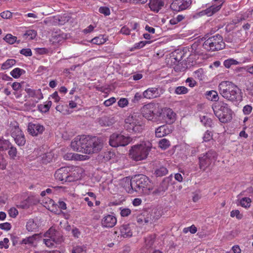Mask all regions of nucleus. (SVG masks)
<instances>
[{"label": "nucleus", "mask_w": 253, "mask_h": 253, "mask_svg": "<svg viewBox=\"0 0 253 253\" xmlns=\"http://www.w3.org/2000/svg\"><path fill=\"white\" fill-rule=\"evenodd\" d=\"M253 110V107L250 105H245L243 109V112L246 115H249Z\"/></svg>", "instance_id": "nucleus-58"}, {"label": "nucleus", "mask_w": 253, "mask_h": 253, "mask_svg": "<svg viewBox=\"0 0 253 253\" xmlns=\"http://www.w3.org/2000/svg\"><path fill=\"white\" fill-rule=\"evenodd\" d=\"M217 158V154L213 150L201 154L199 157V168L203 171L210 169L214 165Z\"/></svg>", "instance_id": "nucleus-5"}, {"label": "nucleus", "mask_w": 253, "mask_h": 253, "mask_svg": "<svg viewBox=\"0 0 253 253\" xmlns=\"http://www.w3.org/2000/svg\"><path fill=\"white\" fill-rule=\"evenodd\" d=\"M230 216L232 217L235 216L238 219H240L242 218L243 215L240 213L239 210H233L230 212Z\"/></svg>", "instance_id": "nucleus-55"}, {"label": "nucleus", "mask_w": 253, "mask_h": 253, "mask_svg": "<svg viewBox=\"0 0 253 253\" xmlns=\"http://www.w3.org/2000/svg\"><path fill=\"white\" fill-rule=\"evenodd\" d=\"M16 63V60L13 59H7L4 63L1 65V69L3 70L7 69Z\"/></svg>", "instance_id": "nucleus-40"}, {"label": "nucleus", "mask_w": 253, "mask_h": 253, "mask_svg": "<svg viewBox=\"0 0 253 253\" xmlns=\"http://www.w3.org/2000/svg\"><path fill=\"white\" fill-rule=\"evenodd\" d=\"M172 130L173 127L171 126L162 125L156 129L155 135L157 137H162L170 133Z\"/></svg>", "instance_id": "nucleus-21"}, {"label": "nucleus", "mask_w": 253, "mask_h": 253, "mask_svg": "<svg viewBox=\"0 0 253 253\" xmlns=\"http://www.w3.org/2000/svg\"><path fill=\"white\" fill-rule=\"evenodd\" d=\"M87 138L84 136L75 137L71 143V146L74 151L86 154Z\"/></svg>", "instance_id": "nucleus-10"}, {"label": "nucleus", "mask_w": 253, "mask_h": 253, "mask_svg": "<svg viewBox=\"0 0 253 253\" xmlns=\"http://www.w3.org/2000/svg\"><path fill=\"white\" fill-rule=\"evenodd\" d=\"M212 136L211 131L207 130L204 135L203 140L205 142H208L212 139Z\"/></svg>", "instance_id": "nucleus-57"}, {"label": "nucleus", "mask_w": 253, "mask_h": 253, "mask_svg": "<svg viewBox=\"0 0 253 253\" xmlns=\"http://www.w3.org/2000/svg\"><path fill=\"white\" fill-rule=\"evenodd\" d=\"M86 251V248L84 246H76L73 248L72 253H83Z\"/></svg>", "instance_id": "nucleus-41"}, {"label": "nucleus", "mask_w": 253, "mask_h": 253, "mask_svg": "<svg viewBox=\"0 0 253 253\" xmlns=\"http://www.w3.org/2000/svg\"><path fill=\"white\" fill-rule=\"evenodd\" d=\"M162 0H150L149 6L151 10L158 12L164 6Z\"/></svg>", "instance_id": "nucleus-24"}, {"label": "nucleus", "mask_w": 253, "mask_h": 253, "mask_svg": "<svg viewBox=\"0 0 253 253\" xmlns=\"http://www.w3.org/2000/svg\"><path fill=\"white\" fill-rule=\"evenodd\" d=\"M20 53L26 56H31L32 55V51L30 48H23L20 50Z\"/></svg>", "instance_id": "nucleus-59"}, {"label": "nucleus", "mask_w": 253, "mask_h": 253, "mask_svg": "<svg viewBox=\"0 0 253 253\" xmlns=\"http://www.w3.org/2000/svg\"><path fill=\"white\" fill-rule=\"evenodd\" d=\"M44 236L45 237H51L55 244H60L64 241L62 234L52 228H49Z\"/></svg>", "instance_id": "nucleus-15"}, {"label": "nucleus", "mask_w": 253, "mask_h": 253, "mask_svg": "<svg viewBox=\"0 0 253 253\" xmlns=\"http://www.w3.org/2000/svg\"><path fill=\"white\" fill-rule=\"evenodd\" d=\"M117 218L113 214H107L101 219V225L104 228H112L117 223Z\"/></svg>", "instance_id": "nucleus-19"}, {"label": "nucleus", "mask_w": 253, "mask_h": 253, "mask_svg": "<svg viewBox=\"0 0 253 253\" xmlns=\"http://www.w3.org/2000/svg\"><path fill=\"white\" fill-rule=\"evenodd\" d=\"M11 142L3 137L0 138V151H5L7 150Z\"/></svg>", "instance_id": "nucleus-35"}, {"label": "nucleus", "mask_w": 253, "mask_h": 253, "mask_svg": "<svg viewBox=\"0 0 253 253\" xmlns=\"http://www.w3.org/2000/svg\"><path fill=\"white\" fill-rule=\"evenodd\" d=\"M156 236L155 235H151L145 238V246L147 249H151L154 244Z\"/></svg>", "instance_id": "nucleus-31"}, {"label": "nucleus", "mask_w": 253, "mask_h": 253, "mask_svg": "<svg viewBox=\"0 0 253 253\" xmlns=\"http://www.w3.org/2000/svg\"><path fill=\"white\" fill-rule=\"evenodd\" d=\"M151 148L145 144L134 145L129 150V156L135 161H142L146 159Z\"/></svg>", "instance_id": "nucleus-7"}, {"label": "nucleus", "mask_w": 253, "mask_h": 253, "mask_svg": "<svg viewBox=\"0 0 253 253\" xmlns=\"http://www.w3.org/2000/svg\"><path fill=\"white\" fill-rule=\"evenodd\" d=\"M221 7V4H219L218 5H211L205 10H203L200 13H201L202 15H207L208 16H211L219 11Z\"/></svg>", "instance_id": "nucleus-26"}, {"label": "nucleus", "mask_w": 253, "mask_h": 253, "mask_svg": "<svg viewBox=\"0 0 253 253\" xmlns=\"http://www.w3.org/2000/svg\"><path fill=\"white\" fill-rule=\"evenodd\" d=\"M219 94L225 99L232 102L242 100L241 90L234 84L229 81H222L218 86Z\"/></svg>", "instance_id": "nucleus-1"}, {"label": "nucleus", "mask_w": 253, "mask_h": 253, "mask_svg": "<svg viewBox=\"0 0 253 253\" xmlns=\"http://www.w3.org/2000/svg\"><path fill=\"white\" fill-rule=\"evenodd\" d=\"M149 106V105H147L144 107L142 114L143 117H144L148 120H150L151 118L153 116L154 113L152 111L148 110Z\"/></svg>", "instance_id": "nucleus-39"}, {"label": "nucleus", "mask_w": 253, "mask_h": 253, "mask_svg": "<svg viewBox=\"0 0 253 253\" xmlns=\"http://www.w3.org/2000/svg\"><path fill=\"white\" fill-rule=\"evenodd\" d=\"M201 121L206 126L211 127L212 125V122L211 119L206 116L201 117Z\"/></svg>", "instance_id": "nucleus-44"}, {"label": "nucleus", "mask_w": 253, "mask_h": 253, "mask_svg": "<svg viewBox=\"0 0 253 253\" xmlns=\"http://www.w3.org/2000/svg\"><path fill=\"white\" fill-rule=\"evenodd\" d=\"M157 218H155L152 212L144 211L136 217L137 222L139 224L152 223L155 222Z\"/></svg>", "instance_id": "nucleus-12"}, {"label": "nucleus", "mask_w": 253, "mask_h": 253, "mask_svg": "<svg viewBox=\"0 0 253 253\" xmlns=\"http://www.w3.org/2000/svg\"><path fill=\"white\" fill-rule=\"evenodd\" d=\"M120 232L121 236L124 238L130 237L132 235V232L129 224L122 225L120 227Z\"/></svg>", "instance_id": "nucleus-27"}, {"label": "nucleus", "mask_w": 253, "mask_h": 253, "mask_svg": "<svg viewBox=\"0 0 253 253\" xmlns=\"http://www.w3.org/2000/svg\"><path fill=\"white\" fill-rule=\"evenodd\" d=\"M251 200L249 198L245 197L241 200L240 204L243 207L248 208L250 206Z\"/></svg>", "instance_id": "nucleus-48"}, {"label": "nucleus", "mask_w": 253, "mask_h": 253, "mask_svg": "<svg viewBox=\"0 0 253 253\" xmlns=\"http://www.w3.org/2000/svg\"><path fill=\"white\" fill-rule=\"evenodd\" d=\"M3 40L7 43L9 44H13L14 43L17 42L18 43H20V41L19 40L17 41V37L15 36H13L11 34H7L5 37L3 38Z\"/></svg>", "instance_id": "nucleus-36"}, {"label": "nucleus", "mask_w": 253, "mask_h": 253, "mask_svg": "<svg viewBox=\"0 0 253 253\" xmlns=\"http://www.w3.org/2000/svg\"><path fill=\"white\" fill-rule=\"evenodd\" d=\"M238 63L239 62L237 60L232 58L227 59L224 61V65L227 68H229L232 65H237Z\"/></svg>", "instance_id": "nucleus-45"}, {"label": "nucleus", "mask_w": 253, "mask_h": 253, "mask_svg": "<svg viewBox=\"0 0 253 253\" xmlns=\"http://www.w3.org/2000/svg\"><path fill=\"white\" fill-rule=\"evenodd\" d=\"M206 97L208 99L212 101H215V102L219 101V96L218 93L215 90L207 91L206 93Z\"/></svg>", "instance_id": "nucleus-32"}, {"label": "nucleus", "mask_w": 253, "mask_h": 253, "mask_svg": "<svg viewBox=\"0 0 253 253\" xmlns=\"http://www.w3.org/2000/svg\"><path fill=\"white\" fill-rule=\"evenodd\" d=\"M107 40V38L105 37L104 35H100L98 37H96L92 39L91 42L93 44L100 45L104 43Z\"/></svg>", "instance_id": "nucleus-33"}, {"label": "nucleus", "mask_w": 253, "mask_h": 253, "mask_svg": "<svg viewBox=\"0 0 253 253\" xmlns=\"http://www.w3.org/2000/svg\"><path fill=\"white\" fill-rule=\"evenodd\" d=\"M26 229L29 232L36 231L38 229V225L33 219H30L27 223Z\"/></svg>", "instance_id": "nucleus-34"}, {"label": "nucleus", "mask_w": 253, "mask_h": 253, "mask_svg": "<svg viewBox=\"0 0 253 253\" xmlns=\"http://www.w3.org/2000/svg\"><path fill=\"white\" fill-rule=\"evenodd\" d=\"M186 83L188 84V85L193 87L197 84L196 82L192 78H188L186 80Z\"/></svg>", "instance_id": "nucleus-62"}, {"label": "nucleus", "mask_w": 253, "mask_h": 253, "mask_svg": "<svg viewBox=\"0 0 253 253\" xmlns=\"http://www.w3.org/2000/svg\"><path fill=\"white\" fill-rule=\"evenodd\" d=\"M142 98H145L143 96V92L142 94L136 92L134 96L133 99H132V101L133 103H137L139 100H140Z\"/></svg>", "instance_id": "nucleus-53"}, {"label": "nucleus", "mask_w": 253, "mask_h": 253, "mask_svg": "<svg viewBox=\"0 0 253 253\" xmlns=\"http://www.w3.org/2000/svg\"><path fill=\"white\" fill-rule=\"evenodd\" d=\"M195 78L199 80H202L203 77V71L202 69H199L194 72Z\"/></svg>", "instance_id": "nucleus-54"}, {"label": "nucleus", "mask_w": 253, "mask_h": 253, "mask_svg": "<svg viewBox=\"0 0 253 253\" xmlns=\"http://www.w3.org/2000/svg\"><path fill=\"white\" fill-rule=\"evenodd\" d=\"M64 38L63 34H58L57 33L55 32L52 34L50 41L53 44L59 43L63 41Z\"/></svg>", "instance_id": "nucleus-29"}, {"label": "nucleus", "mask_w": 253, "mask_h": 253, "mask_svg": "<svg viewBox=\"0 0 253 253\" xmlns=\"http://www.w3.org/2000/svg\"><path fill=\"white\" fill-rule=\"evenodd\" d=\"M7 165V163L4 156L0 154V169L1 170L5 169Z\"/></svg>", "instance_id": "nucleus-50"}, {"label": "nucleus", "mask_w": 253, "mask_h": 253, "mask_svg": "<svg viewBox=\"0 0 253 253\" xmlns=\"http://www.w3.org/2000/svg\"><path fill=\"white\" fill-rule=\"evenodd\" d=\"M37 34V32L35 30H29L26 32L23 36L29 40H33L36 37Z\"/></svg>", "instance_id": "nucleus-42"}, {"label": "nucleus", "mask_w": 253, "mask_h": 253, "mask_svg": "<svg viewBox=\"0 0 253 253\" xmlns=\"http://www.w3.org/2000/svg\"><path fill=\"white\" fill-rule=\"evenodd\" d=\"M159 147L162 149H166L169 146L170 143L169 140L165 138H164L159 141Z\"/></svg>", "instance_id": "nucleus-46"}, {"label": "nucleus", "mask_w": 253, "mask_h": 253, "mask_svg": "<svg viewBox=\"0 0 253 253\" xmlns=\"http://www.w3.org/2000/svg\"><path fill=\"white\" fill-rule=\"evenodd\" d=\"M172 179V175L164 178L158 188L152 192L153 194L156 195H163L167 190L169 184L171 183Z\"/></svg>", "instance_id": "nucleus-13"}, {"label": "nucleus", "mask_w": 253, "mask_h": 253, "mask_svg": "<svg viewBox=\"0 0 253 253\" xmlns=\"http://www.w3.org/2000/svg\"><path fill=\"white\" fill-rule=\"evenodd\" d=\"M86 154H90L100 151L103 147L101 139L97 137H87Z\"/></svg>", "instance_id": "nucleus-9"}, {"label": "nucleus", "mask_w": 253, "mask_h": 253, "mask_svg": "<svg viewBox=\"0 0 253 253\" xmlns=\"http://www.w3.org/2000/svg\"><path fill=\"white\" fill-rule=\"evenodd\" d=\"M160 116L162 117L167 124H170L175 120V113L169 108H165L162 110Z\"/></svg>", "instance_id": "nucleus-17"}, {"label": "nucleus", "mask_w": 253, "mask_h": 253, "mask_svg": "<svg viewBox=\"0 0 253 253\" xmlns=\"http://www.w3.org/2000/svg\"><path fill=\"white\" fill-rule=\"evenodd\" d=\"M11 228V224L8 222H5L0 224V229L6 231L10 230Z\"/></svg>", "instance_id": "nucleus-61"}, {"label": "nucleus", "mask_w": 253, "mask_h": 253, "mask_svg": "<svg viewBox=\"0 0 253 253\" xmlns=\"http://www.w3.org/2000/svg\"><path fill=\"white\" fill-rule=\"evenodd\" d=\"M64 157L66 160H78L79 155L77 154L69 153L66 154Z\"/></svg>", "instance_id": "nucleus-49"}, {"label": "nucleus", "mask_w": 253, "mask_h": 253, "mask_svg": "<svg viewBox=\"0 0 253 253\" xmlns=\"http://www.w3.org/2000/svg\"><path fill=\"white\" fill-rule=\"evenodd\" d=\"M132 140L129 136H125L121 134L113 133L110 136L109 143L114 147L125 146L128 145Z\"/></svg>", "instance_id": "nucleus-8"}, {"label": "nucleus", "mask_w": 253, "mask_h": 253, "mask_svg": "<svg viewBox=\"0 0 253 253\" xmlns=\"http://www.w3.org/2000/svg\"><path fill=\"white\" fill-rule=\"evenodd\" d=\"M99 12L105 16L110 14V9L106 6H101L99 8Z\"/></svg>", "instance_id": "nucleus-52"}, {"label": "nucleus", "mask_w": 253, "mask_h": 253, "mask_svg": "<svg viewBox=\"0 0 253 253\" xmlns=\"http://www.w3.org/2000/svg\"><path fill=\"white\" fill-rule=\"evenodd\" d=\"M168 172L167 169L164 167H161L155 170V174L157 176H163L166 175Z\"/></svg>", "instance_id": "nucleus-43"}, {"label": "nucleus", "mask_w": 253, "mask_h": 253, "mask_svg": "<svg viewBox=\"0 0 253 253\" xmlns=\"http://www.w3.org/2000/svg\"><path fill=\"white\" fill-rule=\"evenodd\" d=\"M69 168L62 167L58 169L55 172L54 176L56 180L68 182Z\"/></svg>", "instance_id": "nucleus-18"}, {"label": "nucleus", "mask_w": 253, "mask_h": 253, "mask_svg": "<svg viewBox=\"0 0 253 253\" xmlns=\"http://www.w3.org/2000/svg\"><path fill=\"white\" fill-rule=\"evenodd\" d=\"M191 3V0H174L170 4V8L175 11H180L187 9Z\"/></svg>", "instance_id": "nucleus-14"}, {"label": "nucleus", "mask_w": 253, "mask_h": 253, "mask_svg": "<svg viewBox=\"0 0 253 253\" xmlns=\"http://www.w3.org/2000/svg\"><path fill=\"white\" fill-rule=\"evenodd\" d=\"M25 90L28 94L29 97H35L38 98L39 100L43 98V95L42 93L41 89L35 90L30 88H25Z\"/></svg>", "instance_id": "nucleus-28"}, {"label": "nucleus", "mask_w": 253, "mask_h": 253, "mask_svg": "<svg viewBox=\"0 0 253 253\" xmlns=\"http://www.w3.org/2000/svg\"><path fill=\"white\" fill-rule=\"evenodd\" d=\"M203 48L208 51H215L223 49L225 43L223 42L222 37L219 34L210 37L203 44Z\"/></svg>", "instance_id": "nucleus-6"}, {"label": "nucleus", "mask_w": 253, "mask_h": 253, "mask_svg": "<svg viewBox=\"0 0 253 253\" xmlns=\"http://www.w3.org/2000/svg\"><path fill=\"white\" fill-rule=\"evenodd\" d=\"M52 105L51 101H47L45 104H40L38 106L39 110L43 113L48 112Z\"/></svg>", "instance_id": "nucleus-38"}, {"label": "nucleus", "mask_w": 253, "mask_h": 253, "mask_svg": "<svg viewBox=\"0 0 253 253\" xmlns=\"http://www.w3.org/2000/svg\"><path fill=\"white\" fill-rule=\"evenodd\" d=\"M150 183L149 178L146 175L143 174L135 175L130 180L131 189L128 192L132 193L133 191H135L139 194L149 195L153 189Z\"/></svg>", "instance_id": "nucleus-2"}, {"label": "nucleus", "mask_w": 253, "mask_h": 253, "mask_svg": "<svg viewBox=\"0 0 253 253\" xmlns=\"http://www.w3.org/2000/svg\"><path fill=\"white\" fill-rule=\"evenodd\" d=\"M188 92V89L183 86L177 87L174 91L175 93L177 94H184Z\"/></svg>", "instance_id": "nucleus-47"}, {"label": "nucleus", "mask_w": 253, "mask_h": 253, "mask_svg": "<svg viewBox=\"0 0 253 253\" xmlns=\"http://www.w3.org/2000/svg\"><path fill=\"white\" fill-rule=\"evenodd\" d=\"M7 150L8 155L9 157V159L11 160H15L17 155V148L13 146V145L11 143L8 147Z\"/></svg>", "instance_id": "nucleus-30"}, {"label": "nucleus", "mask_w": 253, "mask_h": 253, "mask_svg": "<svg viewBox=\"0 0 253 253\" xmlns=\"http://www.w3.org/2000/svg\"><path fill=\"white\" fill-rule=\"evenodd\" d=\"M83 170L79 167H75L70 169L69 168L68 182L75 181L82 177Z\"/></svg>", "instance_id": "nucleus-20"}, {"label": "nucleus", "mask_w": 253, "mask_h": 253, "mask_svg": "<svg viewBox=\"0 0 253 253\" xmlns=\"http://www.w3.org/2000/svg\"><path fill=\"white\" fill-rule=\"evenodd\" d=\"M115 121L114 117L104 116L99 119L98 123L101 126H109L112 125Z\"/></svg>", "instance_id": "nucleus-25"}, {"label": "nucleus", "mask_w": 253, "mask_h": 253, "mask_svg": "<svg viewBox=\"0 0 253 253\" xmlns=\"http://www.w3.org/2000/svg\"><path fill=\"white\" fill-rule=\"evenodd\" d=\"M11 136L15 142L19 146H24L26 143V138L24 133L20 129L18 126H10Z\"/></svg>", "instance_id": "nucleus-11"}, {"label": "nucleus", "mask_w": 253, "mask_h": 253, "mask_svg": "<svg viewBox=\"0 0 253 253\" xmlns=\"http://www.w3.org/2000/svg\"><path fill=\"white\" fill-rule=\"evenodd\" d=\"M162 94L157 87H150L143 92L145 98L151 99L160 96Z\"/></svg>", "instance_id": "nucleus-22"}, {"label": "nucleus", "mask_w": 253, "mask_h": 253, "mask_svg": "<svg viewBox=\"0 0 253 253\" xmlns=\"http://www.w3.org/2000/svg\"><path fill=\"white\" fill-rule=\"evenodd\" d=\"M212 108L214 115L222 123H227L232 119L233 111L224 101L219 100L214 102Z\"/></svg>", "instance_id": "nucleus-3"}, {"label": "nucleus", "mask_w": 253, "mask_h": 253, "mask_svg": "<svg viewBox=\"0 0 253 253\" xmlns=\"http://www.w3.org/2000/svg\"><path fill=\"white\" fill-rule=\"evenodd\" d=\"M25 73V71L23 69L16 68L10 72V75L14 78H18L21 75Z\"/></svg>", "instance_id": "nucleus-37"}, {"label": "nucleus", "mask_w": 253, "mask_h": 253, "mask_svg": "<svg viewBox=\"0 0 253 253\" xmlns=\"http://www.w3.org/2000/svg\"><path fill=\"white\" fill-rule=\"evenodd\" d=\"M125 128L128 132H141L144 128V123L140 113H133L128 116L125 121Z\"/></svg>", "instance_id": "nucleus-4"}, {"label": "nucleus", "mask_w": 253, "mask_h": 253, "mask_svg": "<svg viewBox=\"0 0 253 253\" xmlns=\"http://www.w3.org/2000/svg\"><path fill=\"white\" fill-rule=\"evenodd\" d=\"M128 104V101L126 98H121L118 102V105L121 107H124Z\"/></svg>", "instance_id": "nucleus-63"}, {"label": "nucleus", "mask_w": 253, "mask_h": 253, "mask_svg": "<svg viewBox=\"0 0 253 253\" xmlns=\"http://www.w3.org/2000/svg\"><path fill=\"white\" fill-rule=\"evenodd\" d=\"M41 237L40 234H35L32 236L26 237L25 239H23L21 240L19 244L20 245H28L29 246H33L35 242L38 239H40Z\"/></svg>", "instance_id": "nucleus-23"}, {"label": "nucleus", "mask_w": 253, "mask_h": 253, "mask_svg": "<svg viewBox=\"0 0 253 253\" xmlns=\"http://www.w3.org/2000/svg\"><path fill=\"white\" fill-rule=\"evenodd\" d=\"M12 14L9 11H5L1 12L0 16L3 19H9L12 17Z\"/></svg>", "instance_id": "nucleus-60"}, {"label": "nucleus", "mask_w": 253, "mask_h": 253, "mask_svg": "<svg viewBox=\"0 0 253 253\" xmlns=\"http://www.w3.org/2000/svg\"><path fill=\"white\" fill-rule=\"evenodd\" d=\"M47 239H43V243L45 244L46 247L49 248L55 247V243L51 239V237H48Z\"/></svg>", "instance_id": "nucleus-51"}, {"label": "nucleus", "mask_w": 253, "mask_h": 253, "mask_svg": "<svg viewBox=\"0 0 253 253\" xmlns=\"http://www.w3.org/2000/svg\"><path fill=\"white\" fill-rule=\"evenodd\" d=\"M131 213V211L128 208H125L121 210V215L122 216L125 217L129 215Z\"/></svg>", "instance_id": "nucleus-64"}, {"label": "nucleus", "mask_w": 253, "mask_h": 253, "mask_svg": "<svg viewBox=\"0 0 253 253\" xmlns=\"http://www.w3.org/2000/svg\"><path fill=\"white\" fill-rule=\"evenodd\" d=\"M43 126L39 123H30L28 126V131L30 134L33 136H37L41 134L44 130Z\"/></svg>", "instance_id": "nucleus-16"}, {"label": "nucleus", "mask_w": 253, "mask_h": 253, "mask_svg": "<svg viewBox=\"0 0 253 253\" xmlns=\"http://www.w3.org/2000/svg\"><path fill=\"white\" fill-rule=\"evenodd\" d=\"M150 42L149 41H141L138 43H135L134 45L133 48L134 49H139L143 46H144L146 43H150Z\"/></svg>", "instance_id": "nucleus-56"}]
</instances>
